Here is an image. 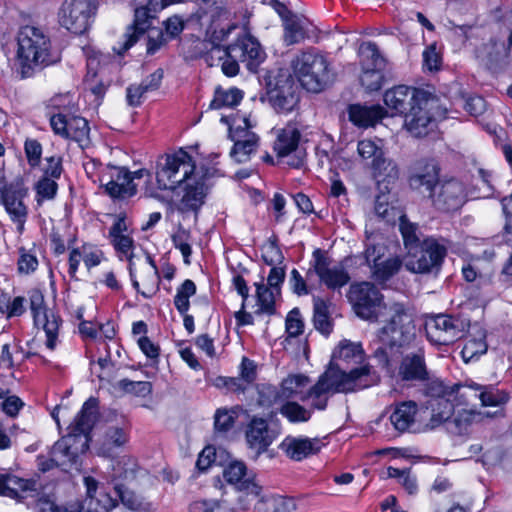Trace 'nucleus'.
Returning a JSON list of instances; mask_svg holds the SVG:
<instances>
[{"mask_svg":"<svg viewBox=\"0 0 512 512\" xmlns=\"http://www.w3.org/2000/svg\"><path fill=\"white\" fill-rule=\"evenodd\" d=\"M97 400L89 398L82 406L81 411L75 417L74 422L69 426V433L84 435L90 440L89 434L97 420Z\"/></svg>","mask_w":512,"mask_h":512,"instance_id":"obj_29","label":"nucleus"},{"mask_svg":"<svg viewBox=\"0 0 512 512\" xmlns=\"http://www.w3.org/2000/svg\"><path fill=\"white\" fill-rule=\"evenodd\" d=\"M301 132L295 124L289 123L276 131L273 149L278 158H286L287 165L301 168L304 165L306 151L300 147Z\"/></svg>","mask_w":512,"mask_h":512,"instance_id":"obj_12","label":"nucleus"},{"mask_svg":"<svg viewBox=\"0 0 512 512\" xmlns=\"http://www.w3.org/2000/svg\"><path fill=\"white\" fill-rule=\"evenodd\" d=\"M235 422L233 411L227 409H218L214 416V427L218 432H227Z\"/></svg>","mask_w":512,"mask_h":512,"instance_id":"obj_64","label":"nucleus"},{"mask_svg":"<svg viewBox=\"0 0 512 512\" xmlns=\"http://www.w3.org/2000/svg\"><path fill=\"white\" fill-rule=\"evenodd\" d=\"M23 193L20 190H12L2 198L0 204L4 205L11 220L17 224V231L21 234L27 219V208L23 203Z\"/></svg>","mask_w":512,"mask_h":512,"instance_id":"obj_31","label":"nucleus"},{"mask_svg":"<svg viewBox=\"0 0 512 512\" xmlns=\"http://www.w3.org/2000/svg\"><path fill=\"white\" fill-rule=\"evenodd\" d=\"M245 436L249 447L256 451V456L265 452L276 437L268 422L256 417L248 423Z\"/></svg>","mask_w":512,"mask_h":512,"instance_id":"obj_26","label":"nucleus"},{"mask_svg":"<svg viewBox=\"0 0 512 512\" xmlns=\"http://www.w3.org/2000/svg\"><path fill=\"white\" fill-rule=\"evenodd\" d=\"M224 477L229 483L237 487L240 482L251 476L247 474V468L243 462L234 461L224 470Z\"/></svg>","mask_w":512,"mask_h":512,"instance_id":"obj_62","label":"nucleus"},{"mask_svg":"<svg viewBox=\"0 0 512 512\" xmlns=\"http://www.w3.org/2000/svg\"><path fill=\"white\" fill-rule=\"evenodd\" d=\"M406 268L414 273L438 272L446 255V248L434 238L423 239L421 246L409 254Z\"/></svg>","mask_w":512,"mask_h":512,"instance_id":"obj_10","label":"nucleus"},{"mask_svg":"<svg viewBox=\"0 0 512 512\" xmlns=\"http://www.w3.org/2000/svg\"><path fill=\"white\" fill-rule=\"evenodd\" d=\"M291 67L302 87L309 92L322 91L332 80L327 59L313 49L297 54Z\"/></svg>","mask_w":512,"mask_h":512,"instance_id":"obj_5","label":"nucleus"},{"mask_svg":"<svg viewBox=\"0 0 512 512\" xmlns=\"http://www.w3.org/2000/svg\"><path fill=\"white\" fill-rule=\"evenodd\" d=\"M199 6V18L208 17L210 26V40L203 43L207 52L203 54V59L210 67L216 66L224 60L226 56H230L229 47H222L220 43L228 37L237 25L229 24L226 28L218 29L217 22L228 20L231 12L228 7V0H196Z\"/></svg>","mask_w":512,"mask_h":512,"instance_id":"obj_4","label":"nucleus"},{"mask_svg":"<svg viewBox=\"0 0 512 512\" xmlns=\"http://www.w3.org/2000/svg\"><path fill=\"white\" fill-rule=\"evenodd\" d=\"M382 70L383 68L362 69L361 85L370 92L379 90L383 82Z\"/></svg>","mask_w":512,"mask_h":512,"instance_id":"obj_59","label":"nucleus"},{"mask_svg":"<svg viewBox=\"0 0 512 512\" xmlns=\"http://www.w3.org/2000/svg\"><path fill=\"white\" fill-rule=\"evenodd\" d=\"M29 299L34 323L37 327H42L47 338L46 346L53 350L56 346L61 319L54 312L46 309L44 296L40 291L33 290L30 293Z\"/></svg>","mask_w":512,"mask_h":512,"instance_id":"obj_16","label":"nucleus"},{"mask_svg":"<svg viewBox=\"0 0 512 512\" xmlns=\"http://www.w3.org/2000/svg\"><path fill=\"white\" fill-rule=\"evenodd\" d=\"M490 417V414H483L479 411L472 409L458 410L451 424L452 432L457 434H464L468 431L469 427L476 422L481 421L484 417Z\"/></svg>","mask_w":512,"mask_h":512,"instance_id":"obj_42","label":"nucleus"},{"mask_svg":"<svg viewBox=\"0 0 512 512\" xmlns=\"http://www.w3.org/2000/svg\"><path fill=\"white\" fill-rule=\"evenodd\" d=\"M385 253L386 247L384 244L376 242L374 238L368 237L366 249L363 253L366 264L371 268L372 266H376V263H380L382 261V257Z\"/></svg>","mask_w":512,"mask_h":512,"instance_id":"obj_61","label":"nucleus"},{"mask_svg":"<svg viewBox=\"0 0 512 512\" xmlns=\"http://www.w3.org/2000/svg\"><path fill=\"white\" fill-rule=\"evenodd\" d=\"M425 330L428 340L435 345H450L463 336L462 323L445 314L429 317Z\"/></svg>","mask_w":512,"mask_h":512,"instance_id":"obj_15","label":"nucleus"},{"mask_svg":"<svg viewBox=\"0 0 512 512\" xmlns=\"http://www.w3.org/2000/svg\"><path fill=\"white\" fill-rule=\"evenodd\" d=\"M402 266V260L398 256H393L376 263L372 266L371 273L375 281L384 283L393 277Z\"/></svg>","mask_w":512,"mask_h":512,"instance_id":"obj_43","label":"nucleus"},{"mask_svg":"<svg viewBox=\"0 0 512 512\" xmlns=\"http://www.w3.org/2000/svg\"><path fill=\"white\" fill-rule=\"evenodd\" d=\"M228 47L230 56L245 63L247 69L251 72H257L258 67L266 58L260 43L250 34H244Z\"/></svg>","mask_w":512,"mask_h":512,"instance_id":"obj_21","label":"nucleus"},{"mask_svg":"<svg viewBox=\"0 0 512 512\" xmlns=\"http://www.w3.org/2000/svg\"><path fill=\"white\" fill-rule=\"evenodd\" d=\"M142 470L130 455H121L112 459L110 478L115 483H131Z\"/></svg>","mask_w":512,"mask_h":512,"instance_id":"obj_30","label":"nucleus"},{"mask_svg":"<svg viewBox=\"0 0 512 512\" xmlns=\"http://www.w3.org/2000/svg\"><path fill=\"white\" fill-rule=\"evenodd\" d=\"M284 41L287 45L299 43L305 38L300 20L294 15L284 21Z\"/></svg>","mask_w":512,"mask_h":512,"instance_id":"obj_53","label":"nucleus"},{"mask_svg":"<svg viewBox=\"0 0 512 512\" xmlns=\"http://www.w3.org/2000/svg\"><path fill=\"white\" fill-rule=\"evenodd\" d=\"M399 229L403 237L404 245L408 249V253L412 254V251L417 250L421 244V232L417 224L412 223L408 218L403 215L399 219Z\"/></svg>","mask_w":512,"mask_h":512,"instance_id":"obj_41","label":"nucleus"},{"mask_svg":"<svg viewBox=\"0 0 512 512\" xmlns=\"http://www.w3.org/2000/svg\"><path fill=\"white\" fill-rule=\"evenodd\" d=\"M124 393L132 394L138 397H146L152 392V384L148 381H131L122 379L115 385Z\"/></svg>","mask_w":512,"mask_h":512,"instance_id":"obj_56","label":"nucleus"},{"mask_svg":"<svg viewBox=\"0 0 512 512\" xmlns=\"http://www.w3.org/2000/svg\"><path fill=\"white\" fill-rule=\"evenodd\" d=\"M479 398L483 406H501L505 404L509 395L505 391L494 389L493 387H485L475 398Z\"/></svg>","mask_w":512,"mask_h":512,"instance_id":"obj_58","label":"nucleus"},{"mask_svg":"<svg viewBox=\"0 0 512 512\" xmlns=\"http://www.w3.org/2000/svg\"><path fill=\"white\" fill-rule=\"evenodd\" d=\"M361 69L384 68L385 60L377 45L373 42H363L358 50Z\"/></svg>","mask_w":512,"mask_h":512,"instance_id":"obj_40","label":"nucleus"},{"mask_svg":"<svg viewBox=\"0 0 512 512\" xmlns=\"http://www.w3.org/2000/svg\"><path fill=\"white\" fill-rule=\"evenodd\" d=\"M67 132L66 139L76 141L81 147L88 144L90 128L85 118L79 116L70 117Z\"/></svg>","mask_w":512,"mask_h":512,"instance_id":"obj_44","label":"nucleus"},{"mask_svg":"<svg viewBox=\"0 0 512 512\" xmlns=\"http://www.w3.org/2000/svg\"><path fill=\"white\" fill-rule=\"evenodd\" d=\"M114 490L122 504L131 510H140L144 508L143 499L137 495L133 490L123 483H115Z\"/></svg>","mask_w":512,"mask_h":512,"instance_id":"obj_49","label":"nucleus"},{"mask_svg":"<svg viewBox=\"0 0 512 512\" xmlns=\"http://www.w3.org/2000/svg\"><path fill=\"white\" fill-rule=\"evenodd\" d=\"M130 174L125 168H120L116 178L105 185V192L112 198H125L136 194V185L129 184Z\"/></svg>","mask_w":512,"mask_h":512,"instance_id":"obj_34","label":"nucleus"},{"mask_svg":"<svg viewBox=\"0 0 512 512\" xmlns=\"http://www.w3.org/2000/svg\"><path fill=\"white\" fill-rule=\"evenodd\" d=\"M236 489L240 493L238 501L242 505V508L246 509L249 505V503H246V500L249 502L256 499L260 495L262 487L255 481L254 477L251 476L240 482Z\"/></svg>","mask_w":512,"mask_h":512,"instance_id":"obj_50","label":"nucleus"},{"mask_svg":"<svg viewBox=\"0 0 512 512\" xmlns=\"http://www.w3.org/2000/svg\"><path fill=\"white\" fill-rule=\"evenodd\" d=\"M429 198L437 209L444 211L457 210L464 203V187L459 181L449 180L438 184Z\"/></svg>","mask_w":512,"mask_h":512,"instance_id":"obj_24","label":"nucleus"},{"mask_svg":"<svg viewBox=\"0 0 512 512\" xmlns=\"http://www.w3.org/2000/svg\"><path fill=\"white\" fill-rule=\"evenodd\" d=\"M349 299L357 316L368 321H379L390 304H383L381 294L374 284L362 282L350 286Z\"/></svg>","mask_w":512,"mask_h":512,"instance_id":"obj_9","label":"nucleus"},{"mask_svg":"<svg viewBox=\"0 0 512 512\" xmlns=\"http://www.w3.org/2000/svg\"><path fill=\"white\" fill-rule=\"evenodd\" d=\"M379 382L380 375L368 363L346 372L339 363L331 362L318 381L307 389L301 400H310L311 411L325 410L330 395L356 392Z\"/></svg>","mask_w":512,"mask_h":512,"instance_id":"obj_1","label":"nucleus"},{"mask_svg":"<svg viewBox=\"0 0 512 512\" xmlns=\"http://www.w3.org/2000/svg\"><path fill=\"white\" fill-rule=\"evenodd\" d=\"M190 240V232L182 227H179L178 230L172 235L173 244L177 249L181 251L185 264H190L189 258L192 254Z\"/></svg>","mask_w":512,"mask_h":512,"instance_id":"obj_60","label":"nucleus"},{"mask_svg":"<svg viewBox=\"0 0 512 512\" xmlns=\"http://www.w3.org/2000/svg\"><path fill=\"white\" fill-rule=\"evenodd\" d=\"M285 400L281 395V388L278 390L271 385H263L259 390L258 403L263 407H270L274 404L284 403Z\"/></svg>","mask_w":512,"mask_h":512,"instance_id":"obj_63","label":"nucleus"},{"mask_svg":"<svg viewBox=\"0 0 512 512\" xmlns=\"http://www.w3.org/2000/svg\"><path fill=\"white\" fill-rule=\"evenodd\" d=\"M127 442L128 433L124 428L116 425L108 426L98 440L97 454L114 459Z\"/></svg>","mask_w":512,"mask_h":512,"instance_id":"obj_27","label":"nucleus"},{"mask_svg":"<svg viewBox=\"0 0 512 512\" xmlns=\"http://www.w3.org/2000/svg\"><path fill=\"white\" fill-rule=\"evenodd\" d=\"M313 307L314 327L322 334L329 335L332 332L333 323L329 314L328 303L320 297H314Z\"/></svg>","mask_w":512,"mask_h":512,"instance_id":"obj_39","label":"nucleus"},{"mask_svg":"<svg viewBox=\"0 0 512 512\" xmlns=\"http://www.w3.org/2000/svg\"><path fill=\"white\" fill-rule=\"evenodd\" d=\"M379 143H381L380 140L374 141L371 139H363L358 142V154L363 161H369L370 166L384 154L383 148Z\"/></svg>","mask_w":512,"mask_h":512,"instance_id":"obj_48","label":"nucleus"},{"mask_svg":"<svg viewBox=\"0 0 512 512\" xmlns=\"http://www.w3.org/2000/svg\"><path fill=\"white\" fill-rule=\"evenodd\" d=\"M438 184L439 168L434 160L422 159L414 164L409 177V185L412 189L427 193L430 197Z\"/></svg>","mask_w":512,"mask_h":512,"instance_id":"obj_22","label":"nucleus"},{"mask_svg":"<svg viewBox=\"0 0 512 512\" xmlns=\"http://www.w3.org/2000/svg\"><path fill=\"white\" fill-rule=\"evenodd\" d=\"M195 293L196 285L190 279L185 280L177 289V293L174 297V305L180 314L187 313L190 306L189 298Z\"/></svg>","mask_w":512,"mask_h":512,"instance_id":"obj_51","label":"nucleus"},{"mask_svg":"<svg viewBox=\"0 0 512 512\" xmlns=\"http://www.w3.org/2000/svg\"><path fill=\"white\" fill-rule=\"evenodd\" d=\"M17 42V65L21 78H28L37 68L52 65L60 60L57 54L51 53L49 38L37 27H22L18 32Z\"/></svg>","mask_w":512,"mask_h":512,"instance_id":"obj_3","label":"nucleus"},{"mask_svg":"<svg viewBox=\"0 0 512 512\" xmlns=\"http://www.w3.org/2000/svg\"><path fill=\"white\" fill-rule=\"evenodd\" d=\"M296 509L292 498L278 495L262 497L255 504L256 512H296Z\"/></svg>","mask_w":512,"mask_h":512,"instance_id":"obj_35","label":"nucleus"},{"mask_svg":"<svg viewBox=\"0 0 512 512\" xmlns=\"http://www.w3.org/2000/svg\"><path fill=\"white\" fill-rule=\"evenodd\" d=\"M476 397V389L472 387L458 388L454 396L438 400H428L427 407L431 410L428 426L434 429L448 421L454 413L455 406L467 405Z\"/></svg>","mask_w":512,"mask_h":512,"instance_id":"obj_13","label":"nucleus"},{"mask_svg":"<svg viewBox=\"0 0 512 512\" xmlns=\"http://www.w3.org/2000/svg\"><path fill=\"white\" fill-rule=\"evenodd\" d=\"M484 338V334L480 332L478 337L470 338L465 342L461 351L462 358L465 362H469L487 351V344Z\"/></svg>","mask_w":512,"mask_h":512,"instance_id":"obj_54","label":"nucleus"},{"mask_svg":"<svg viewBox=\"0 0 512 512\" xmlns=\"http://www.w3.org/2000/svg\"><path fill=\"white\" fill-rule=\"evenodd\" d=\"M38 483L33 479H22L11 474H0V495L10 497L19 502L27 497L38 496L36 506L39 512H60L61 507L56 505L49 495H38Z\"/></svg>","mask_w":512,"mask_h":512,"instance_id":"obj_7","label":"nucleus"},{"mask_svg":"<svg viewBox=\"0 0 512 512\" xmlns=\"http://www.w3.org/2000/svg\"><path fill=\"white\" fill-rule=\"evenodd\" d=\"M208 176L207 171L198 172L194 177L179 187L183 189V195L177 204V210L180 213L197 212L204 204L207 193L205 179Z\"/></svg>","mask_w":512,"mask_h":512,"instance_id":"obj_20","label":"nucleus"},{"mask_svg":"<svg viewBox=\"0 0 512 512\" xmlns=\"http://www.w3.org/2000/svg\"><path fill=\"white\" fill-rule=\"evenodd\" d=\"M373 177L378 182L393 183L399 177V169L397 164L387 158L385 153L370 166Z\"/></svg>","mask_w":512,"mask_h":512,"instance_id":"obj_37","label":"nucleus"},{"mask_svg":"<svg viewBox=\"0 0 512 512\" xmlns=\"http://www.w3.org/2000/svg\"><path fill=\"white\" fill-rule=\"evenodd\" d=\"M430 94L426 98V103L415 105L404 115V126L414 137L426 136L434 127V120L430 114Z\"/></svg>","mask_w":512,"mask_h":512,"instance_id":"obj_25","label":"nucleus"},{"mask_svg":"<svg viewBox=\"0 0 512 512\" xmlns=\"http://www.w3.org/2000/svg\"><path fill=\"white\" fill-rule=\"evenodd\" d=\"M397 380L414 384L429 380V371L425 360V352L423 348L405 354L397 368L395 374Z\"/></svg>","mask_w":512,"mask_h":512,"instance_id":"obj_18","label":"nucleus"},{"mask_svg":"<svg viewBox=\"0 0 512 512\" xmlns=\"http://www.w3.org/2000/svg\"><path fill=\"white\" fill-rule=\"evenodd\" d=\"M99 56H101V55L98 53H93L92 55L88 56V59H87L88 73L85 78L86 85L91 90V92L97 96H101L105 92V86L103 84L94 83V77L97 74L96 68L100 62Z\"/></svg>","mask_w":512,"mask_h":512,"instance_id":"obj_57","label":"nucleus"},{"mask_svg":"<svg viewBox=\"0 0 512 512\" xmlns=\"http://www.w3.org/2000/svg\"><path fill=\"white\" fill-rule=\"evenodd\" d=\"M280 413L292 423L307 422L312 417V411L295 401H285Z\"/></svg>","mask_w":512,"mask_h":512,"instance_id":"obj_46","label":"nucleus"},{"mask_svg":"<svg viewBox=\"0 0 512 512\" xmlns=\"http://www.w3.org/2000/svg\"><path fill=\"white\" fill-rule=\"evenodd\" d=\"M313 270L321 284L328 289L339 290L350 282V275L343 264L335 263L320 249L313 252Z\"/></svg>","mask_w":512,"mask_h":512,"instance_id":"obj_14","label":"nucleus"},{"mask_svg":"<svg viewBox=\"0 0 512 512\" xmlns=\"http://www.w3.org/2000/svg\"><path fill=\"white\" fill-rule=\"evenodd\" d=\"M333 359L346 364L359 363L364 359V350L360 343L344 340L333 352Z\"/></svg>","mask_w":512,"mask_h":512,"instance_id":"obj_38","label":"nucleus"},{"mask_svg":"<svg viewBox=\"0 0 512 512\" xmlns=\"http://www.w3.org/2000/svg\"><path fill=\"white\" fill-rule=\"evenodd\" d=\"M256 295H257V312L273 314L275 311V297L273 289L267 287L263 283L256 284Z\"/></svg>","mask_w":512,"mask_h":512,"instance_id":"obj_52","label":"nucleus"},{"mask_svg":"<svg viewBox=\"0 0 512 512\" xmlns=\"http://www.w3.org/2000/svg\"><path fill=\"white\" fill-rule=\"evenodd\" d=\"M221 122L229 126V136L234 142L231 157L238 163L246 162L258 148L259 137L250 130L252 127L246 116H222Z\"/></svg>","mask_w":512,"mask_h":512,"instance_id":"obj_8","label":"nucleus"},{"mask_svg":"<svg viewBox=\"0 0 512 512\" xmlns=\"http://www.w3.org/2000/svg\"><path fill=\"white\" fill-rule=\"evenodd\" d=\"M322 442L318 438L286 437L280 444V449L292 460L301 461L318 453L322 448Z\"/></svg>","mask_w":512,"mask_h":512,"instance_id":"obj_28","label":"nucleus"},{"mask_svg":"<svg viewBox=\"0 0 512 512\" xmlns=\"http://www.w3.org/2000/svg\"><path fill=\"white\" fill-rule=\"evenodd\" d=\"M379 321H384L385 325L377 330L372 340L373 357L382 368L388 369L391 358L414 341L416 328L412 313L397 302L390 303L387 313Z\"/></svg>","mask_w":512,"mask_h":512,"instance_id":"obj_2","label":"nucleus"},{"mask_svg":"<svg viewBox=\"0 0 512 512\" xmlns=\"http://www.w3.org/2000/svg\"><path fill=\"white\" fill-rule=\"evenodd\" d=\"M464 387L461 385L446 386L442 381L436 379L426 385L425 394L429 397V400H438L447 396H454L458 388Z\"/></svg>","mask_w":512,"mask_h":512,"instance_id":"obj_55","label":"nucleus"},{"mask_svg":"<svg viewBox=\"0 0 512 512\" xmlns=\"http://www.w3.org/2000/svg\"><path fill=\"white\" fill-rule=\"evenodd\" d=\"M295 83L290 75H281L268 91L269 102L279 113L291 112L298 103Z\"/></svg>","mask_w":512,"mask_h":512,"instance_id":"obj_23","label":"nucleus"},{"mask_svg":"<svg viewBox=\"0 0 512 512\" xmlns=\"http://www.w3.org/2000/svg\"><path fill=\"white\" fill-rule=\"evenodd\" d=\"M203 168L196 169L192 157L183 149L174 154L167 155L164 163H160L156 171V181L159 189L174 190L194 177V174L203 172Z\"/></svg>","mask_w":512,"mask_h":512,"instance_id":"obj_6","label":"nucleus"},{"mask_svg":"<svg viewBox=\"0 0 512 512\" xmlns=\"http://www.w3.org/2000/svg\"><path fill=\"white\" fill-rule=\"evenodd\" d=\"M310 384L309 377L303 374L289 375L281 383V395L285 401L294 397H301L306 393Z\"/></svg>","mask_w":512,"mask_h":512,"instance_id":"obj_36","label":"nucleus"},{"mask_svg":"<svg viewBox=\"0 0 512 512\" xmlns=\"http://www.w3.org/2000/svg\"><path fill=\"white\" fill-rule=\"evenodd\" d=\"M89 447L88 438L84 435L68 433L52 446L50 455L57 466L64 470H78L81 464V456Z\"/></svg>","mask_w":512,"mask_h":512,"instance_id":"obj_11","label":"nucleus"},{"mask_svg":"<svg viewBox=\"0 0 512 512\" xmlns=\"http://www.w3.org/2000/svg\"><path fill=\"white\" fill-rule=\"evenodd\" d=\"M243 98V93L237 88H230L224 90L221 88L216 89L213 100L210 103L212 109L232 108L240 103Z\"/></svg>","mask_w":512,"mask_h":512,"instance_id":"obj_45","label":"nucleus"},{"mask_svg":"<svg viewBox=\"0 0 512 512\" xmlns=\"http://www.w3.org/2000/svg\"><path fill=\"white\" fill-rule=\"evenodd\" d=\"M418 407L414 401H405L396 405L390 421L399 432L408 431L415 422Z\"/></svg>","mask_w":512,"mask_h":512,"instance_id":"obj_33","label":"nucleus"},{"mask_svg":"<svg viewBox=\"0 0 512 512\" xmlns=\"http://www.w3.org/2000/svg\"><path fill=\"white\" fill-rule=\"evenodd\" d=\"M427 96L428 92L422 89L399 85L385 92L384 102L390 109L405 115L412 106L425 104Z\"/></svg>","mask_w":512,"mask_h":512,"instance_id":"obj_19","label":"nucleus"},{"mask_svg":"<svg viewBox=\"0 0 512 512\" xmlns=\"http://www.w3.org/2000/svg\"><path fill=\"white\" fill-rule=\"evenodd\" d=\"M94 6L91 0H65L59 13V22L74 34H81L89 26Z\"/></svg>","mask_w":512,"mask_h":512,"instance_id":"obj_17","label":"nucleus"},{"mask_svg":"<svg viewBox=\"0 0 512 512\" xmlns=\"http://www.w3.org/2000/svg\"><path fill=\"white\" fill-rule=\"evenodd\" d=\"M386 111L380 105L363 106L354 104L349 107V119L359 127L374 126L384 118Z\"/></svg>","mask_w":512,"mask_h":512,"instance_id":"obj_32","label":"nucleus"},{"mask_svg":"<svg viewBox=\"0 0 512 512\" xmlns=\"http://www.w3.org/2000/svg\"><path fill=\"white\" fill-rule=\"evenodd\" d=\"M387 477L396 479L408 494L413 495L418 490L417 479L412 475L410 469L387 468Z\"/></svg>","mask_w":512,"mask_h":512,"instance_id":"obj_47","label":"nucleus"}]
</instances>
